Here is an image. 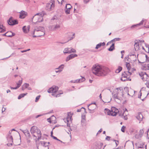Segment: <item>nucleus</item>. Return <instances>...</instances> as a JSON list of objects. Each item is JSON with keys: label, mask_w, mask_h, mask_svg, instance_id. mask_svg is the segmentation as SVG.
Masks as SVG:
<instances>
[{"label": "nucleus", "mask_w": 149, "mask_h": 149, "mask_svg": "<svg viewBox=\"0 0 149 149\" xmlns=\"http://www.w3.org/2000/svg\"><path fill=\"white\" fill-rule=\"evenodd\" d=\"M109 71L108 68L99 65H94L92 70L93 73L98 76H105Z\"/></svg>", "instance_id": "nucleus-1"}, {"label": "nucleus", "mask_w": 149, "mask_h": 149, "mask_svg": "<svg viewBox=\"0 0 149 149\" xmlns=\"http://www.w3.org/2000/svg\"><path fill=\"white\" fill-rule=\"evenodd\" d=\"M46 14L45 12L44 11L36 14L31 18V22H33L34 20L35 21H36V22H42L43 21L42 17Z\"/></svg>", "instance_id": "nucleus-2"}, {"label": "nucleus", "mask_w": 149, "mask_h": 149, "mask_svg": "<svg viewBox=\"0 0 149 149\" xmlns=\"http://www.w3.org/2000/svg\"><path fill=\"white\" fill-rule=\"evenodd\" d=\"M105 112L107 113V114L112 116H116L118 113V109L115 107H113L111 111L107 109H104Z\"/></svg>", "instance_id": "nucleus-3"}, {"label": "nucleus", "mask_w": 149, "mask_h": 149, "mask_svg": "<svg viewBox=\"0 0 149 149\" xmlns=\"http://www.w3.org/2000/svg\"><path fill=\"white\" fill-rule=\"evenodd\" d=\"M132 74V73L130 71H125L122 74V77L121 80L123 81H125L126 80H129V78L130 75ZM130 81L131 79H129Z\"/></svg>", "instance_id": "nucleus-4"}, {"label": "nucleus", "mask_w": 149, "mask_h": 149, "mask_svg": "<svg viewBox=\"0 0 149 149\" xmlns=\"http://www.w3.org/2000/svg\"><path fill=\"white\" fill-rule=\"evenodd\" d=\"M55 7V1L54 0H51L50 3L46 4L45 9L48 11L53 10Z\"/></svg>", "instance_id": "nucleus-5"}, {"label": "nucleus", "mask_w": 149, "mask_h": 149, "mask_svg": "<svg viewBox=\"0 0 149 149\" xmlns=\"http://www.w3.org/2000/svg\"><path fill=\"white\" fill-rule=\"evenodd\" d=\"M139 75L141 79L143 81H147L149 79V76L145 72H142L139 73Z\"/></svg>", "instance_id": "nucleus-6"}, {"label": "nucleus", "mask_w": 149, "mask_h": 149, "mask_svg": "<svg viewBox=\"0 0 149 149\" xmlns=\"http://www.w3.org/2000/svg\"><path fill=\"white\" fill-rule=\"evenodd\" d=\"M9 25L13 26L18 24V22L17 19H13L12 17H10L7 21Z\"/></svg>", "instance_id": "nucleus-7"}, {"label": "nucleus", "mask_w": 149, "mask_h": 149, "mask_svg": "<svg viewBox=\"0 0 149 149\" xmlns=\"http://www.w3.org/2000/svg\"><path fill=\"white\" fill-rule=\"evenodd\" d=\"M118 96V100H120L123 97V88L121 87L117 88Z\"/></svg>", "instance_id": "nucleus-8"}, {"label": "nucleus", "mask_w": 149, "mask_h": 149, "mask_svg": "<svg viewBox=\"0 0 149 149\" xmlns=\"http://www.w3.org/2000/svg\"><path fill=\"white\" fill-rule=\"evenodd\" d=\"M48 93H52V95L55 97L56 96V86H54L50 88L48 90Z\"/></svg>", "instance_id": "nucleus-9"}, {"label": "nucleus", "mask_w": 149, "mask_h": 149, "mask_svg": "<svg viewBox=\"0 0 149 149\" xmlns=\"http://www.w3.org/2000/svg\"><path fill=\"white\" fill-rule=\"evenodd\" d=\"M96 105L95 103L91 104L89 105L88 106V109L90 111H93L96 108Z\"/></svg>", "instance_id": "nucleus-10"}, {"label": "nucleus", "mask_w": 149, "mask_h": 149, "mask_svg": "<svg viewBox=\"0 0 149 149\" xmlns=\"http://www.w3.org/2000/svg\"><path fill=\"white\" fill-rule=\"evenodd\" d=\"M37 128L38 127H36L33 126L31 127V133L32 134L33 136L35 137H36V136L34 134L36 133Z\"/></svg>", "instance_id": "nucleus-11"}, {"label": "nucleus", "mask_w": 149, "mask_h": 149, "mask_svg": "<svg viewBox=\"0 0 149 149\" xmlns=\"http://www.w3.org/2000/svg\"><path fill=\"white\" fill-rule=\"evenodd\" d=\"M35 31L37 32H40L42 33V32L44 33V28L43 27L39 26L38 27L36 28L35 29Z\"/></svg>", "instance_id": "nucleus-12"}, {"label": "nucleus", "mask_w": 149, "mask_h": 149, "mask_svg": "<svg viewBox=\"0 0 149 149\" xmlns=\"http://www.w3.org/2000/svg\"><path fill=\"white\" fill-rule=\"evenodd\" d=\"M41 145L44 147L46 148V149H49L48 146L49 143V142H47L44 141H41L40 142ZM38 149H39L38 148Z\"/></svg>", "instance_id": "nucleus-13"}, {"label": "nucleus", "mask_w": 149, "mask_h": 149, "mask_svg": "<svg viewBox=\"0 0 149 149\" xmlns=\"http://www.w3.org/2000/svg\"><path fill=\"white\" fill-rule=\"evenodd\" d=\"M118 93V89L117 88H116L112 93V95H113V98H114L115 99H118V93Z\"/></svg>", "instance_id": "nucleus-14"}, {"label": "nucleus", "mask_w": 149, "mask_h": 149, "mask_svg": "<svg viewBox=\"0 0 149 149\" xmlns=\"http://www.w3.org/2000/svg\"><path fill=\"white\" fill-rule=\"evenodd\" d=\"M35 133L37 134V136H36V137H38L37 138L39 140L41 139V133L40 130L38 128Z\"/></svg>", "instance_id": "nucleus-15"}, {"label": "nucleus", "mask_w": 149, "mask_h": 149, "mask_svg": "<svg viewBox=\"0 0 149 149\" xmlns=\"http://www.w3.org/2000/svg\"><path fill=\"white\" fill-rule=\"evenodd\" d=\"M77 55L76 54H71L69 56H68L67 57L66 59V61H68L70 59H72L75 57H77Z\"/></svg>", "instance_id": "nucleus-16"}, {"label": "nucleus", "mask_w": 149, "mask_h": 149, "mask_svg": "<svg viewBox=\"0 0 149 149\" xmlns=\"http://www.w3.org/2000/svg\"><path fill=\"white\" fill-rule=\"evenodd\" d=\"M30 29V26H28L26 27V26H24L22 28V30L25 33H28Z\"/></svg>", "instance_id": "nucleus-17"}, {"label": "nucleus", "mask_w": 149, "mask_h": 149, "mask_svg": "<svg viewBox=\"0 0 149 149\" xmlns=\"http://www.w3.org/2000/svg\"><path fill=\"white\" fill-rule=\"evenodd\" d=\"M64 65L62 64L60 65L58 68H56V73L62 71L64 68Z\"/></svg>", "instance_id": "nucleus-18"}, {"label": "nucleus", "mask_w": 149, "mask_h": 149, "mask_svg": "<svg viewBox=\"0 0 149 149\" xmlns=\"http://www.w3.org/2000/svg\"><path fill=\"white\" fill-rule=\"evenodd\" d=\"M136 118L140 121H141L142 120L143 116L142 114L141 113H139L138 115L136 116Z\"/></svg>", "instance_id": "nucleus-19"}, {"label": "nucleus", "mask_w": 149, "mask_h": 149, "mask_svg": "<svg viewBox=\"0 0 149 149\" xmlns=\"http://www.w3.org/2000/svg\"><path fill=\"white\" fill-rule=\"evenodd\" d=\"M26 12L24 11H21L20 12L19 17L21 19H23L25 18L26 16Z\"/></svg>", "instance_id": "nucleus-20"}, {"label": "nucleus", "mask_w": 149, "mask_h": 149, "mask_svg": "<svg viewBox=\"0 0 149 149\" xmlns=\"http://www.w3.org/2000/svg\"><path fill=\"white\" fill-rule=\"evenodd\" d=\"M26 138L28 139H30L31 138V135L29 131L28 130H26V132H24Z\"/></svg>", "instance_id": "nucleus-21"}, {"label": "nucleus", "mask_w": 149, "mask_h": 149, "mask_svg": "<svg viewBox=\"0 0 149 149\" xmlns=\"http://www.w3.org/2000/svg\"><path fill=\"white\" fill-rule=\"evenodd\" d=\"M144 20L143 19L140 22V23H139V24H135V25H132L131 26V29H133V28H134L138 26H140L142 24H143V22H144Z\"/></svg>", "instance_id": "nucleus-22"}, {"label": "nucleus", "mask_w": 149, "mask_h": 149, "mask_svg": "<svg viewBox=\"0 0 149 149\" xmlns=\"http://www.w3.org/2000/svg\"><path fill=\"white\" fill-rule=\"evenodd\" d=\"M6 36L12 37L15 35V34L11 31H8L6 32Z\"/></svg>", "instance_id": "nucleus-23"}, {"label": "nucleus", "mask_w": 149, "mask_h": 149, "mask_svg": "<svg viewBox=\"0 0 149 149\" xmlns=\"http://www.w3.org/2000/svg\"><path fill=\"white\" fill-rule=\"evenodd\" d=\"M105 45V43L104 42H100L97 45H96L95 49H98L101 46H104Z\"/></svg>", "instance_id": "nucleus-24"}, {"label": "nucleus", "mask_w": 149, "mask_h": 149, "mask_svg": "<svg viewBox=\"0 0 149 149\" xmlns=\"http://www.w3.org/2000/svg\"><path fill=\"white\" fill-rule=\"evenodd\" d=\"M134 47L136 51L138 50L139 49V42H135L134 45Z\"/></svg>", "instance_id": "nucleus-25"}, {"label": "nucleus", "mask_w": 149, "mask_h": 149, "mask_svg": "<svg viewBox=\"0 0 149 149\" xmlns=\"http://www.w3.org/2000/svg\"><path fill=\"white\" fill-rule=\"evenodd\" d=\"M48 28L49 30L54 31L56 29V25H50L49 26Z\"/></svg>", "instance_id": "nucleus-26"}, {"label": "nucleus", "mask_w": 149, "mask_h": 149, "mask_svg": "<svg viewBox=\"0 0 149 149\" xmlns=\"http://www.w3.org/2000/svg\"><path fill=\"white\" fill-rule=\"evenodd\" d=\"M7 139L9 142H13V139L11 135L9 134L8 136L7 137Z\"/></svg>", "instance_id": "nucleus-27"}, {"label": "nucleus", "mask_w": 149, "mask_h": 149, "mask_svg": "<svg viewBox=\"0 0 149 149\" xmlns=\"http://www.w3.org/2000/svg\"><path fill=\"white\" fill-rule=\"evenodd\" d=\"M5 28L3 25L0 24V32L3 33L5 31Z\"/></svg>", "instance_id": "nucleus-28"}, {"label": "nucleus", "mask_w": 149, "mask_h": 149, "mask_svg": "<svg viewBox=\"0 0 149 149\" xmlns=\"http://www.w3.org/2000/svg\"><path fill=\"white\" fill-rule=\"evenodd\" d=\"M63 52L65 54H70L71 53L70 48H66L63 51Z\"/></svg>", "instance_id": "nucleus-29"}, {"label": "nucleus", "mask_w": 149, "mask_h": 149, "mask_svg": "<svg viewBox=\"0 0 149 149\" xmlns=\"http://www.w3.org/2000/svg\"><path fill=\"white\" fill-rule=\"evenodd\" d=\"M72 116L70 113H68L67 116L66 117L67 119L70 122H71Z\"/></svg>", "instance_id": "nucleus-30"}, {"label": "nucleus", "mask_w": 149, "mask_h": 149, "mask_svg": "<svg viewBox=\"0 0 149 149\" xmlns=\"http://www.w3.org/2000/svg\"><path fill=\"white\" fill-rule=\"evenodd\" d=\"M114 43H113L110 48L108 49V50L109 51H112L115 49Z\"/></svg>", "instance_id": "nucleus-31"}, {"label": "nucleus", "mask_w": 149, "mask_h": 149, "mask_svg": "<svg viewBox=\"0 0 149 149\" xmlns=\"http://www.w3.org/2000/svg\"><path fill=\"white\" fill-rule=\"evenodd\" d=\"M142 69L144 70H149V69L148 68L147 65V64H146V63L143 64V65Z\"/></svg>", "instance_id": "nucleus-32"}, {"label": "nucleus", "mask_w": 149, "mask_h": 149, "mask_svg": "<svg viewBox=\"0 0 149 149\" xmlns=\"http://www.w3.org/2000/svg\"><path fill=\"white\" fill-rule=\"evenodd\" d=\"M63 120L64 121L65 123H67V126L68 127H70V122L66 118H64L63 119Z\"/></svg>", "instance_id": "nucleus-33"}, {"label": "nucleus", "mask_w": 149, "mask_h": 149, "mask_svg": "<svg viewBox=\"0 0 149 149\" xmlns=\"http://www.w3.org/2000/svg\"><path fill=\"white\" fill-rule=\"evenodd\" d=\"M58 89V87L56 86V90ZM63 92L62 91H60L59 92H57L56 91V97H59L60 96V95L63 94Z\"/></svg>", "instance_id": "nucleus-34"}, {"label": "nucleus", "mask_w": 149, "mask_h": 149, "mask_svg": "<svg viewBox=\"0 0 149 149\" xmlns=\"http://www.w3.org/2000/svg\"><path fill=\"white\" fill-rule=\"evenodd\" d=\"M27 94V93L21 94L18 96V99H20L24 97L25 95H26Z\"/></svg>", "instance_id": "nucleus-35"}, {"label": "nucleus", "mask_w": 149, "mask_h": 149, "mask_svg": "<svg viewBox=\"0 0 149 149\" xmlns=\"http://www.w3.org/2000/svg\"><path fill=\"white\" fill-rule=\"evenodd\" d=\"M122 69V68L120 66H118V68L115 71V72L116 73H119L120 71H121Z\"/></svg>", "instance_id": "nucleus-36"}, {"label": "nucleus", "mask_w": 149, "mask_h": 149, "mask_svg": "<svg viewBox=\"0 0 149 149\" xmlns=\"http://www.w3.org/2000/svg\"><path fill=\"white\" fill-rule=\"evenodd\" d=\"M69 34L70 35H72V36L70 37L69 39L68 40V41L70 40L73 39L74 38V35L75 33H73L72 32H70L69 33Z\"/></svg>", "instance_id": "nucleus-37"}, {"label": "nucleus", "mask_w": 149, "mask_h": 149, "mask_svg": "<svg viewBox=\"0 0 149 149\" xmlns=\"http://www.w3.org/2000/svg\"><path fill=\"white\" fill-rule=\"evenodd\" d=\"M36 34L37 35H33V38H35L36 37H40L42 36H44L45 34V33L44 32H42V34L41 35H38L37 33H36Z\"/></svg>", "instance_id": "nucleus-38"}, {"label": "nucleus", "mask_w": 149, "mask_h": 149, "mask_svg": "<svg viewBox=\"0 0 149 149\" xmlns=\"http://www.w3.org/2000/svg\"><path fill=\"white\" fill-rule=\"evenodd\" d=\"M22 83V80H20L18 82L17 84V87L19 88L21 85Z\"/></svg>", "instance_id": "nucleus-39"}, {"label": "nucleus", "mask_w": 149, "mask_h": 149, "mask_svg": "<svg viewBox=\"0 0 149 149\" xmlns=\"http://www.w3.org/2000/svg\"><path fill=\"white\" fill-rule=\"evenodd\" d=\"M144 131L143 130H140L139 132V136L140 137H141L142 136L143 133Z\"/></svg>", "instance_id": "nucleus-40"}, {"label": "nucleus", "mask_w": 149, "mask_h": 149, "mask_svg": "<svg viewBox=\"0 0 149 149\" xmlns=\"http://www.w3.org/2000/svg\"><path fill=\"white\" fill-rule=\"evenodd\" d=\"M78 79L80 83L85 81V79L84 77H82V78L80 79Z\"/></svg>", "instance_id": "nucleus-41"}, {"label": "nucleus", "mask_w": 149, "mask_h": 149, "mask_svg": "<svg viewBox=\"0 0 149 149\" xmlns=\"http://www.w3.org/2000/svg\"><path fill=\"white\" fill-rule=\"evenodd\" d=\"M29 84L25 83L23 85V86H24L25 88H27L29 86Z\"/></svg>", "instance_id": "nucleus-42"}, {"label": "nucleus", "mask_w": 149, "mask_h": 149, "mask_svg": "<svg viewBox=\"0 0 149 149\" xmlns=\"http://www.w3.org/2000/svg\"><path fill=\"white\" fill-rule=\"evenodd\" d=\"M70 48V52H71V53L72 52L74 53L76 52V51L73 48H72L71 47Z\"/></svg>", "instance_id": "nucleus-43"}, {"label": "nucleus", "mask_w": 149, "mask_h": 149, "mask_svg": "<svg viewBox=\"0 0 149 149\" xmlns=\"http://www.w3.org/2000/svg\"><path fill=\"white\" fill-rule=\"evenodd\" d=\"M71 7L72 6L70 4H67L66 6V9H70Z\"/></svg>", "instance_id": "nucleus-44"}, {"label": "nucleus", "mask_w": 149, "mask_h": 149, "mask_svg": "<svg viewBox=\"0 0 149 149\" xmlns=\"http://www.w3.org/2000/svg\"><path fill=\"white\" fill-rule=\"evenodd\" d=\"M145 84L147 88H149V79L146 81V83Z\"/></svg>", "instance_id": "nucleus-45"}, {"label": "nucleus", "mask_w": 149, "mask_h": 149, "mask_svg": "<svg viewBox=\"0 0 149 149\" xmlns=\"http://www.w3.org/2000/svg\"><path fill=\"white\" fill-rule=\"evenodd\" d=\"M53 131H52L51 132V137L53 138L54 139L56 140V137L53 136Z\"/></svg>", "instance_id": "nucleus-46"}, {"label": "nucleus", "mask_w": 149, "mask_h": 149, "mask_svg": "<svg viewBox=\"0 0 149 149\" xmlns=\"http://www.w3.org/2000/svg\"><path fill=\"white\" fill-rule=\"evenodd\" d=\"M125 127H126L124 126H123L122 127L121 129V130L123 132H125Z\"/></svg>", "instance_id": "nucleus-47"}, {"label": "nucleus", "mask_w": 149, "mask_h": 149, "mask_svg": "<svg viewBox=\"0 0 149 149\" xmlns=\"http://www.w3.org/2000/svg\"><path fill=\"white\" fill-rule=\"evenodd\" d=\"M70 9H66L65 10V13L67 14H69L70 13Z\"/></svg>", "instance_id": "nucleus-48"}, {"label": "nucleus", "mask_w": 149, "mask_h": 149, "mask_svg": "<svg viewBox=\"0 0 149 149\" xmlns=\"http://www.w3.org/2000/svg\"><path fill=\"white\" fill-rule=\"evenodd\" d=\"M40 95H38V96L37 97H36V100H35V102H37L39 99L40 98Z\"/></svg>", "instance_id": "nucleus-49"}, {"label": "nucleus", "mask_w": 149, "mask_h": 149, "mask_svg": "<svg viewBox=\"0 0 149 149\" xmlns=\"http://www.w3.org/2000/svg\"><path fill=\"white\" fill-rule=\"evenodd\" d=\"M129 56H126L125 58V61H127V62L129 61Z\"/></svg>", "instance_id": "nucleus-50"}, {"label": "nucleus", "mask_w": 149, "mask_h": 149, "mask_svg": "<svg viewBox=\"0 0 149 149\" xmlns=\"http://www.w3.org/2000/svg\"><path fill=\"white\" fill-rule=\"evenodd\" d=\"M55 15H54V16L52 18V19H51V21L50 23L51 24H52V21L54 20H55L56 18L55 17Z\"/></svg>", "instance_id": "nucleus-51"}, {"label": "nucleus", "mask_w": 149, "mask_h": 149, "mask_svg": "<svg viewBox=\"0 0 149 149\" xmlns=\"http://www.w3.org/2000/svg\"><path fill=\"white\" fill-rule=\"evenodd\" d=\"M121 38H116L113 39V40H114L115 41H119L120 40Z\"/></svg>", "instance_id": "nucleus-52"}, {"label": "nucleus", "mask_w": 149, "mask_h": 149, "mask_svg": "<svg viewBox=\"0 0 149 149\" xmlns=\"http://www.w3.org/2000/svg\"><path fill=\"white\" fill-rule=\"evenodd\" d=\"M90 0H84L83 1L84 3L86 4L88 3Z\"/></svg>", "instance_id": "nucleus-53"}, {"label": "nucleus", "mask_w": 149, "mask_h": 149, "mask_svg": "<svg viewBox=\"0 0 149 149\" xmlns=\"http://www.w3.org/2000/svg\"><path fill=\"white\" fill-rule=\"evenodd\" d=\"M111 137L109 136H107L105 138V139L107 141H109L110 140V139Z\"/></svg>", "instance_id": "nucleus-54"}, {"label": "nucleus", "mask_w": 149, "mask_h": 149, "mask_svg": "<svg viewBox=\"0 0 149 149\" xmlns=\"http://www.w3.org/2000/svg\"><path fill=\"white\" fill-rule=\"evenodd\" d=\"M114 141H115L116 146H117L118 144V141L116 140H114Z\"/></svg>", "instance_id": "nucleus-55"}, {"label": "nucleus", "mask_w": 149, "mask_h": 149, "mask_svg": "<svg viewBox=\"0 0 149 149\" xmlns=\"http://www.w3.org/2000/svg\"><path fill=\"white\" fill-rule=\"evenodd\" d=\"M79 83V81L78 79H77L74 80V83Z\"/></svg>", "instance_id": "nucleus-56"}, {"label": "nucleus", "mask_w": 149, "mask_h": 149, "mask_svg": "<svg viewBox=\"0 0 149 149\" xmlns=\"http://www.w3.org/2000/svg\"><path fill=\"white\" fill-rule=\"evenodd\" d=\"M126 67H127V68L128 67H129V66H130V64L129 63H128V62H126Z\"/></svg>", "instance_id": "nucleus-57"}, {"label": "nucleus", "mask_w": 149, "mask_h": 149, "mask_svg": "<svg viewBox=\"0 0 149 149\" xmlns=\"http://www.w3.org/2000/svg\"><path fill=\"white\" fill-rule=\"evenodd\" d=\"M47 121L48 122L50 123H52V121L51 120V118H48L47 119Z\"/></svg>", "instance_id": "nucleus-58"}, {"label": "nucleus", "mask_w": 149, "mask_h": 149, "mask_svg": "<svg viewBox=\"0 0 149 149\" xmlns=\"http://www.w3.org/2000/svg\"><path fill=\"white\" fill-rule=\"evenodd\" d=\"M102 128L100 129V130L98 131V132L97 133V134H98L100 133L102 131Z\"/></svg>", "instance_id": "nucleus-59"}, {"label": "nucleus", "mask_w": 149, "mask_h": 149, "mask_svg": "<svg viewBox=\"0 0 149 149\" xmlns=\"http://www.w3.org/2000/svg\"><path fill=\"white\" fill-rule=\"evenodd\" d=\"M10 88L11 89H17L18 88H17V86H16V87H10Z\"/></svg>", "instance_id": "nucleus-60"}, {"label": "nucleus", "mask_w": 149, "mask_h": 149, "mask_svg": "<svg viewBox=\"0 0 149 149\" xmlns=\"http://www.w3.org/2000/svg\"><path fill=\"white\" fill-rule=\"evenodd\" d=\"M6 110V108H3L2 109V112H3L4 111H5V110Z\"/></svg>", "instance_id": "nucleus-61"}, {"label": "nucleus", "mask_w": 149, "mask_h": 149, "mask_svg": "<svg viewBox=\"0 0 149 149\" xmlns=\"http://www.w3.org/2000/svg\"><path fill=\"white\" fill-rule=\"evenodd\" d=\"M138 148H144L143 146H138Z\"/></svg>", "instance_id": "nucleus-62"}, {"label": "nucleus", "mask_w": 149, "mask_h": 149, "mask_svg": "<svg viewBox=\"0 0 149 149\" xmlns=\"http://www.w3.org/2000/svg\"><path fill=\"white\" fill-rule=\"evenodd\" d=\"M130 68H131V67H130V66H129V67H128L127 68V70H128V71H129L130 70Z\"/></svg>", "instance_id": "nucleus-63"}, {"label": "nucleus", "mask_w": 149, "mask_h": 149, "mask_svg": "<svg viewBox=\"0 0 149 149\" xmlns=\"http://www.w3.org/2000/svg\"><path fill=\"white\" fill-rule=\"evenodd\" d=\"M146 64H147V65L148 68L149 69V63H146Z\"/></svg>", "instance_id": "nucleus-64"}]
</instances>
